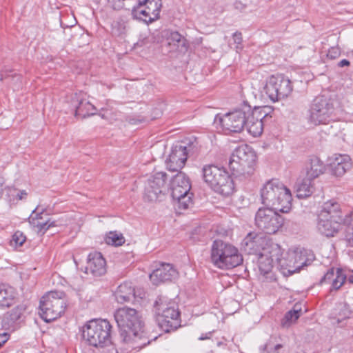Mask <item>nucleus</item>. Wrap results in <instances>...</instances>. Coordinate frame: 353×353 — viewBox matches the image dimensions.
Returning <instances> with one entry per match:
<instances>
[{
	"label": "nucleus",
	"instance_id": "2",
	"mask_svg": "<svg viewBox=\"0 0 353 353\" xmlns=\"http://www.w3.org/2000/svg\"><path fill=\"white\" fill-rule=\"evenodd\" d=\"M261 198L266 208L283 213L288 212L292 208L290 190L278 179H272L264 184L261 190Z\"/></svg>",
	"mask_w": 353,
	"mask_h": 353
},
{
	"label": "nucleus",
	"instance_id": "49",
	"mask_svg": "<svg viewBox=\"0 0 353 353\" xmlns=\"http://www.w3.org/2000/svg\"><path fill=\"white\" fill-rule=\"evenodd\" d=\"M101 348L103 349L102 353H117L115 347L112 346L111 344L108 345L107 347Z\"/></svg>",
	"mask_w": 353,
	"mask_h": 353
},
{
	"label": "nucleus",
	"instance_id": "35",
	"mask_svg": "<svg viewBox=\"0 0 353 353\" xmlns=\"http://www.w3.org/2000/svg\"><path fill=\"white\" fill-rule=\"evenodd\" d=\"M29 222L37 229L38 232H43V233L50 228L57 225L55 221H51L50 219L35 220L32 217H29Z\"/></svg>",
	"mask_w": 353,
	"mask_h": 353
},
{
	"label": "nucleus",
	"instance_id": "27",
	"mask_svg": "<svg viewBox=\"0 0 353 353\" xmlns=\"http://www.w3.org/2000/svg\"><path fill=\"white\" fill-rule=\"evenodd\" d=\"M114 296L117 301L121 304L132 301L135 298L134 288L131 283L125 282L118 286Z\"/></svg>",
	"mask_w": 353,
	"mask_h": 353
},
{
	"label": "nucleus",
	"instance_id": "42",
	"mask_svg": "<svg viewBox=\"0 0 353 353\" xmlns=\"http://www.w3.org/2000/svg\"><path fill=\"white\" fill-rule=\"evenodd\" d=\"M192 194L189 192L179 198H173V199L178 201V208L179 209L186 210L192 205Z\"/></svg>",
	"mask_w": 353,
	"mask_h": 353
},
{
	"label": "nucleus",
	"instance_id": "17",
	"mask_svg": "<svg viewBox=\"0 0 353 353\" xmlns=\"http://www.w3.org/2000/svg\"><path fill=\"white\" fill-rule=\"evenodd\" d=\"M70 103L71 112L75 117L84 119L95 114L93 112L96 110L95 107L89 101L81 99L77 94L72 96Z\"/></svg>",
	"mask_w": 353,
	"mask_h": 353
},
{
	"label": "nucleus",
	"instance_id": "55",
	"mask_svg": "<svg viewBox=\"0 0 353 353\" xmlns=\"http://www.w3.org/2000/svg\"><path fill=\"white\" fill-rule=\"evenodd\" d=\"M3 183L2 181V179H0V198H1L3 194Z\"/></svg>",
	"mask_w": 353,
	"mask_h": 353
},
{
	"label": "nucleus",
	"instance_id": "38",
	"mask_svg": "<svg viewBox=\"0 0 353 353\" xmlns=\"http://www.w3.org/2000/svg\"><path fill=\"white\" fill-rule=\"evenodd\" d=\"M105 240L107 244L114 246H120L125 242L123 234L117 232H110L106 235Z\"/></svg>",
	"mask_w": 353,
	"mask_h": 353
},
{
	"label": "nucleus",
	"instance_id": "29",
	"mask_svg": "<svg viewBox=\"0 0 353 353\" xmlns=\"http://www.w3.org/2000/svg\"><path fill=\"white\" fill-rule=\"evenodd\" d=\"M291 257L294 259V264H295L296 272H299L304 267L311 265L314 260L313 253L306 250L301 252H292Z\"/></svg>",
	"mask_w": 353,
	"mask_h": 353
},
{
	"label": "nucleus",
	"instance_id": "9",
	"mask_svg": "<svg viewBox=\"0 0 353 353\" xmlns=\"http://www.w3.org/2000/svg\"><path fill=\"white\" fill-rule=\"evenodd\" d=\"M335 101L325 96L316 97L307 111L308 121L315 125L326 123L334 119Z\"/></svg>",
	"mask_w": 353,
	"mask_h": 353
},
{
	"label": "nucleus",
	"instance_id": "23",
	"mask_svg": "<svg viewBox=\"0 0 353 353\" xmlns=\"http://www.w3.org/2000/svg\"><path fill=\"white\" fill-rule=\"evenodd\" d=\"M343 222L329 218H322L318 216L317 230L327 237L334 236L341 229Z\"/></svg>",
	"mask_w": 353,
	"mask_h": 353
},
{
	"label": "nucleus",
	"instance_id": "46",
	"mask_svg": "<svg viewBox=\"0 0 353 353\" xmlns=\"http://www.w3.org/2000/svg\"><path fill=\"white\" fill-rule=\"evenodd\" d=\"M345 239L350 247L353 248V227L348 226L346 230Z\"/></svg>",
	"mask_w": 353,
	"mask_h": 353
},
{
	"label": "nucleus",
	"instance_id": "28",
	"mask_svg": "<svg viewBox=\"0 0 353 353\" xmlns=\"http://www.w3.org/2000/svg\"><path fill=\"white\" fill-rule=\"evenodd\" d=\"M212 190L225 196H228L232 194L234 190V185L232 177L229 175L228 172L225 171L222 177L218 180L217 183L214 185Z\"/></svg>",
	"mask_w": 353,
	"mask_h": 353
},
{
	"label": "nucleus",
	"instance_id": "39",
	"mask_svg": "<svg viewBox=\"0 0 353 353\" xmlns=\"http://www.w3.org/2000/svg\"><path fill=\"white\" fill-rule=\"evenodd\" d=\"M139 7L145 6L146 9L148 10L154 16L158 17L160 12L161 3L155 0H144L139 2Z\"/></svg>",
	"mask_w": 353,
	"mask_h": 353
},
{
	"label": "nucleus",
	"instance_id": "24",
	"mask_svg": "<svg viewBox=\"0 0 353 353\" xmlns=\"http://www.w3.org/2000/svg\"><path fill=\"white\" fill-rule=\"evenodd\" d=\"M330 167L335 176H343L352 168L351 159L346 154H335L330 163Z\"/></svg>",
	"mask_w": 353,
	"mask_h": 353
},
{
	"label": "nucleus",
	"instance_id": "7",
	"mask_svg": "<svg viewBox=\"0 0 353 353\" xmlns=\"http://www.w3.org/2000/svg\"><path fill=\"white\" fill-rule=\"evenodd\" d=\"M251 112L250 105H243L241 108L228 112L223 116L216 114L214 124L219 127L225 134L241 132L246 125L247 117Z\"/></svg>",
	"mask_w": 353,
	"mask_h": 353
},
{
	"label": "nucleus",
	"instance_id": "13",
	"mask_svg": "<svg viewBox=\"0 0 353 353\" xmlns=\"http://www.w3.org/2000/svg\"><path fill=\"white\" fill-rule=\"evenodd\" d=\"M283 255V250L276 243H270L263 248L258 257V266L261 274L265 276L270 273L274 264L277 265L279 256Z\"/></svg>",
	"mask_w": 353,
	"mask_h": 353
},
{
	"label": "nucleus",
	"instance_id": "1",
	"mask_svg": "<svg viewBox=\"0 0 353 353\" xmlns=\"http://www.w3.org/2000/svg\"><path fill=\"white\" fill-rule=\"evenodd\" d=\"M114 316L121 335L123 336L125 341L133 336L134 341H140L141 345L145 346L152 340L157 339V336L150 339V336H146L143 322L135 309L128 307H120L115 311Z\"/></svg>",
	"mask_w": 353,
	"mask_h": 353
},
{
	"label": "nucleus",
	"instance_id": "6",
	"mask_svg": "<svg viewBox=\"0 0 353 353\" xmlns=\"http://www.w3.org/2000/svg\"><path fill=\"white\" fill-rule=\"evenodd\" d=\"M111 328L110 322L105 319H93L83 327V339L90 345L105 347L111 344Z\"/></svg>",
	"mask_w": 353,
	"mask_h": 353
},
{
	"label": "nucleus",
	"instance_id": "56",
	"mask_svg": "<svg viewBox=\"0 0 353 353\" xmlns=\"http://www.w3.org/2000/svg\"><path fill=\"white\" fill-rule=\"evenodd\" d=\"M347 280L350 283H353V271L352 273L348 276Z\"/></svg>",
	"mask_w": 353,
	"mask_h": 353
},
{
	"label": "nucleus",
	"instance_id": "22",
	"mask_svg": "<svg viewBox=\"0 0 353 353\" xmlns=\"http://www.w3.org/2000/svg\"><path fill=\"white\" fill-rule=\"evenodd\" d=\"M264 239L262 236L254 232H250L244 238L242 242V247L248 254L259 255L263 252V244Z\"/></svg>",
	"mask_w": 353,
	"mask_h": 353
},
{
	"label": "nucleus",
	"instance_id": "50",
	"mask_svg": "<svg viewBox=\"0 0 353 353\" xmlns=\"http://www.w3.org/2000/svg\"><path fill=\"white\" fill-rule=\"evenodd\" d=\"M9 335L7 333L0 334V347L8 340Z\"/></svg>",
	"mask_w": 353,
	"mask_h": 353
},
{
	"label": "nucleus",
	"instance_id": "40",
	"mask_svg": "<svg viewBox=\"0 0 353 353\" xmlns=\"http://www.w3.org/2000/svg\"><path fill=\"white\" fill-rule=\"evenodd\" d=\"M336 310L337 311V312H336V315L338 316L339 321L350 318L352 314L350 306L345 303H339L337 305Z\"/></svg>",
	"mask_w": 353,
	"mask_h": 353
},
{
	"label": "nucleus",
	"instance_id": "58",
	"mask_svg": "<svg viewBox=\"0 0 353 353\" xmlns=\"http://www.w3.org/2000/svg\"><path fill=\"white\" fill-rule=\"evenodd\" d=\"M156 111H157V113H156L155 116L154 117V119L159 117L161 114V112L160 110H156Z\"/></svg>",
	"mask_w": 353,
	"mask_h": 353
},
{
	"label": "nucleus",
	"instance_id": "57",
	"mask_svg": "<svg viewBox=\"0 0 353 353\" xmlns=\"http://www.w3.org/2000/svg\"><path fill=\"white\" fill-rule=\"evenodd\" d=\"M26 192L25 191H22L21 194L19 195V199H22L24 195H26Z\"/></svg>",
	"mask_w": 353,
	"mask_h": 353
},
{
	"label": "nucleus",
	"instance_id": "33",
	"mask_svg": "<svg viewBox=\"0 0 353 353\" xmlns=\"http://www.w3.org/2000/svg\"><path fill=\"white\" fill-rule=\"evenodd\" d=\"M301 312V307L298 305H295L294 308L286 312L281 319V326L283 327H289L292 323H294L299 318Z\"/></svg>",
	"mask_w": 353,
	"mask_h": 353
},
{
	"label": "nucleus",
	"instance_id": "12",
	"mask_svg": "<svg viewBox=\"0 0 353 353\" xmlns=\"http://www.w3.org/2000/svg\"><path fill=\"white\" fill-rule=\"evenodd\" d=\"M167 174L165 172H157L148 179L145 188L144 199L148 201H161L165 196Z\"/></svg>",
	"mask_w": 353,
	"mask_h": 353
},
{
	"label": "nucleus",
	"instance_id": "43",
	"mask_svg": "<svg viewBox=\"0 0 353 353\" xmlns=\"http://www.w3.org/2000/svg\"><path fill=\"white\" fill-rule=\"evenodd\" d=\"M26 241V236L21 231H17L12 236L10 245L14 248L21 247Z\"/></svg>",
	"mask_w": 353,
	"mask_h": 353
},
{
	"label": "nucleus",
	"instance_id": "5",
	"mask_svg": "<svg viewBox=\"0 0 353 353\" xmlns=\"http://www.w3.org/2000/svg\"><path fill=\"white\" fill-rule=\"evenodd\" d=\"M211 262L220 269H231L241 265L243 257L234 245L215 240L211 248Z\"/></svg>",
	"mask_w": 353,
	"mask_h": 353
},
{
	"label": "nucleus",
	"instance_id": "41",
	"mask_svg": "<svg viewBox=\"0 0 353 353\" xmlns=\"http://www.w3.org/2000/svg\"><path fill=\"white\" fill-rule=\"evenodd\" d=\"M276 339L275 337H271L268 341L264 345V350L267 353H279L280 350L283 348V345L281 343L275 341Z\"/></svg>",
	"mask_w": 353,
	"mask_h": 353
},
{
	"label": "nucleus",
	"instance_id": "47",
	"mask_svg": "<svg viewBox=\"0 0 353 353\" xmlns=\"http://www.w3.org/2000/svg\"><path fill=\"white\" fill-rule=\"evenodd\" d=\"M125 0H110L109 2L112 4L114 10H119L124 7Z\"/></svg>",
	"mask_w": 353,
	"mask_h": 353
},
{
	"label": "nucleus",
	"instance_id": "31",
	"mask_svg": "<svg viewBox=\"0 0 353 353\" xmlns=\"http://www.w3.org/2000/svg\"><path fill=\"white\" fill-rule=\"evenodd\" d=\"M314 191L313 179L305 176L296 184V193L299 198H305L310 196Z\"/></svg>",
	"mask_w": 353,
	"mask_h": 353
},
{
	"label": "nucleus",
	"instance_id": "36",
	"mask_svg": "<svg viewBox=\"0 0 353 353\" xmlns=\"http://www.w3.org/2000/svg\"><path fill=\"white\" fill-rule=\"evenodd\" d=\"M167 40L168 46H173L171 50L177 49L180 46L185 47V39L177 32H172Z\"/></svg>",
	"mask_w": 353,
	"mask_h": 353
},
{
	"label": "nucleus",
	"instance_id": "19",
	"mask_svg": "<svg viewBox=\"0 0 353 353\" xmlns=\"http://www.w3.org/2000/svg\"><path fill=\"white\" fill-rule=\"evenodd\" d=\"M106 272V262L101 253L94 252L88 256L85 273L94 276H100Z\"/></svg>",
	"mask_w": 353,
	"mask_h": 353
},
{
	"label": "nucleus",
	"instance_id": "11",
	"mask_svg": "<svg viewBox=\"0 0 353 353\" xmlns=\"http://www.w3.org/2000/svg\"><path fill=\"white\" fill-rule=\"evenodd\" d=\"M265 93L273 102L288 97L292 92L290 80L282 74L272 75L264 88Z\"/></svg>",
	"mask_w": 353,
	"mask_h": 353
},
{
	"label": "nucleus",
	"instance_id": "45",
	"mask_svg": "<svg viewBox=\"0 0 353 353\" xmlns=\"http://www.w3.org/2000/svg\"><path fill=\"white\" fill-rule=\"evenodd\" d=\"M233 40L234 43L236 44V50H241V43L243 42L242 34L240 32H236L233 34Z\"/></svg>",
	"mask_w": 353,
	"mask_h": 353
},
{
	"label": "nucleus",
	"instance_id": "51",
	"mask_svg": "<svg viewBox=\"0 0 353 353\" xmlns=\"http://www.w3.org/2000/svg\"><path fill=\"white\" fill-rule=\"evenodd\" d=\"M12 72V71H9V72H4V73H1V80H3V79H6L9 77H15V74H11Z\"/></svg>",
	"mask_w": 353,
	"mask_h": 353
},
{
	"label": "nucleus",
	"instance_id": "8",
	"mask_svg": "<svg viewBox=\"0 0 353 353\" xmlns=\"http://www.w3.org/2000/svg\"><path fill=\"white\" fill-rule=\"evenodd\" d=\"M63 292L51 291L40 300L39 314L46 322H50L64 313L66 302Z\"/></svg>",
	"mask_w": 353,
	"mask_h": 353
},
{
	"label": "nucleus",
	"instance_id": "10",
	"mask_svg": "<svg viewBox=\"0 0 353 353\" xmlns=\"http://www.w3.org/2000/svg\"><path fill=\"white\" fill-rule=\"evenodd\" d=\"M270 208H261L255 214V225L264 233L276 234L284 224V219Z\"/></svg>",
	"mask_w": 353,
	"mask_h": 353
},
{
	"label": "nucleus",
	"instance_id": "37",
	"mask_svg": "<svg viewBox=\"0 0 353 353\" xmlns=\"http://www.w3.org/2000/svg\"><path fill=\"white\" fill-rule=\"evenodd\" d=\"M150 13L148 10L146 9V8L143 10H139V8L133 9L132 11V14L134 18L139 19L140 20H142L143 21L145 22L146 23H152L158 17H150Z\"/></svg>",
	"mask_w": 353,
	"mask_h": 353
},
{
	"label": "nucleus",
	"instance_id": "32",
	"mask_svg": "<svg viewBox=\"0 0 353 353\" xmlns=\"http://www.w3.org/2000/svg\"><path fill=\"white\" fill-rule=\"evenodd\" d=\"M22 315L21 307H17L12 310L10 312H7L3 319V326L6 328H10L20 319Z\"/></svg>",
	"mask_w": 353,
	"mask_h": 353
},
{
	"label": "nucleus",
	"instance_id": "59",
	"mask_svg": "<svg viewBox=\"0 0 353 353\" xmlns=\"http://www.w3.org/2000/svg\"><path fill=\"white\" fill-rule=\"evenodd\" d=\"M130 123H132V124H136L137 123V119H130Z\"/></svg>",
	"mask_w": 353,
	"mask_h": 353
},
{
	"label": "nucleus",
	"instance_id": "48",
	"mask_svg": "<svg viewBox=\"0 0 353 353\" xmlns=\"http://www.w3.org/2000/svg\"><path fill=\"white\" fill-rule=\"evenodd\" d=\"M37 208H36L35 210H34L32 211L30 217H32L33 219H35V220L43 219V211H42L41 212H38L37 211Z\"/></svg>",
	"mask_w": 353,
	"mask_h": 353
},
{
	"label": "nucleus",
	"instance_id": "44",
	"mask_svg": "<svg viewBox=\"0 0 353 353\" xmlns=\"http://www.w3.org/2000/svg\"><path fill=\"white\" fill-rule=\"evenodd\" d=\"M341 54V50L339 47H332L329 49L327 56L330 59H335Z\"/></svg>",
	"mask_w": 353,
	"mask_h": 353
},
{
	"label": "nucleus",
	"instance_id": "16",
	"mask_svg": "<svg viewBox=\"0 0 353 353\" xmlns=\"http://www.w3.org/2000/svg\"><path fill=\"white\" fill-rule=\"evenodd\" d=\"M318 216L342 221L343 225H349L352 221L350 215H346L344 218L342 216L340 204L333 200L324 203Z\"/></svg>",
	"mask_w": 353,
	"mask_h": 353
},
{
	"label": "nucleus",
	"instance_id": "14",
	"mask_svg": "<svg viewBox=\"0 0 353 353\" xmlns=\"http://www.w3.org/2000/svg\"><path fill=\"white\" fill-rule=\"evenodd\" d=\"M191 145L187 147L181 144L175 145L165 161L166 168L171 172H181L187 161Z\"/></svg>",
	"mask_w": 353,
	"mask_h": 353
},
{
	"label": "nucleus",
	"instance_id": "30",
	"mask_svg": "<svg viewBox=\"0 0 353 353\" xmlns=\"http://www.w3.org/2000/svg\"><path fill=\"white\" fill-rule=\"evenodd\" d=\"M15 290L6 284H0V307H9L14 303Z\"/></svg>",
	"mask_w": 353,
	"mask_h": 353
},
{
	"label": "nucleus",
	"instance_id": "20",
	"mask_svg": "<svg viewBox=\"0 0 353 353\" xmlns=\"http://www.w3.org/2000/svg\"><path fill=\"white\" fill-rule=\"evenodd\" d=\"M347 280V275L341 268H332L325 274L320 280L319 283H330L331 288L330 292L339 290Z\"/></svg>",
	"mask_w": 353,
	"mask_h": 353
},
{
	"label": "nucleus",
	"instance_id": "25",
	"mask_svg": "<svg viewBox=\"0 0 353 353\" xmlns=\"http://www.w3.org/2000/svg\"><path fill=\"white\" fill-rule=\"evenodd\" d=\"M225 171V169L214 165H206L202 169L203 179L212 189Z\"/></svg>",
	"mask_w": 353,
	"mask_h": 353
},
{
	"label": "nucleus",
	"instance_id": "54",
	"mask_svg": "<svg viewBox=\"0 0 353 353\" xmlns=\"http://www.w3.org/2000/svg\"><path fill=\"white\" fill-rule=\"evenodd\" d=\"M211 335H212V332H208V333H206V334H202L201 335V336L199 338V339L201 340V341L205 340V339H210Z\"/></svg>",
	"mask_w": 353,
	"mask_h": 353
},
{
	"label": "nucleus",
	"instance_id": "3",
	"mask_svg": "<svg viewBox=\"0 0 353 353\" xmlns=\"http://www.w3.org/2000/svg\"><path fill=\"white\" fill-rule=\"evenodd\" d=\"M156 321L165 332L176 330L181 326V313L175 302L159 296L154 304Z\"/></svg>",
	"mask_w": 353,
	"mask_h": 353
},
{
	"label": "nucleus",
	"instance_id": "21",
	"mask_svg": "<svg viewBox=\"0 0 353 353\" xmlns=\"http://www.w3.org/2000/svg\"><path fill=\"white\" fill-rule=\"evenodd\" d=\"M190 188V180L182 172H178L171 180L170 189L172 198H179L188 193Z\"/></svg>",
	"mask_w": 353,
	"mask_h": 353
},
{
	"label": "nucleus",
	"instance_id": "26",
	"mask_svg": "<svg viewBox=\"0 0 353 353\" xmlns=\"http://www.w3.org/2000/svg\"><path fill=\"white\" fill-rule=\"evenodd\" d=\"M305 176L312 179L318 178L325 170L323 162L316 156L310 157L305 165Z\"/></svg>",
	"mask_w": 353,
	"mask_h": 353
},
{
	"label": "nucleus",
	"instance_id": "34",
	"mask_svg": "<svg viewBox=\"0 0 353 353\" xmlns=\"http://www.w3.org/2000/svg\"><path fill=\"white\" fill-rule=\"evenodd\" d=\"M286 257L279 256L277 260V267L283 270H287L290 274L296 272L295 264H294V259L291 257V252L286 254Z\"/></svg>",
	"mask_w": 353,
	"mask_h": 353
},
{
	"label": "nucleus",
	"instance_id": "53",
	"mask_svg": "<svg viewBox=\"0 0 353 353\" xmlns=\"http://www.w3.org/2000/svg\"><path fill=\"white\" fill-rule=\"evenodd\" d=\"M350 62L348 60H347V59H343V60H341V61L338 63V65H339V67L343 68V67H345V66H348V65H350Z\"/></svg>",
	"mask_w": 353,
	"mask_h": 353
},
{
	"label": "nucleus",
	"instance_id": "18",
	"mask_svg": "<svg viewBox=\"0 0 353 353\" xmlns=\"http://www.w3.org/2000/svg\"><path fill=\"white\" fill-rule=\"evenodd\" d=\"M177 276L178 272L172 265L162 263L150 274V279L154 285H157L161 283L171 281Z\"/></svg>",
	"mask_w": 353,
	"mask_h": 353
},
{
	"label": "nucleus",
	"instance_id": "15",
	"mask_svg": "<svg viewBox=\"0 0 353 353\" xmlns=\"http://www.w3.org/2000/svg\"><path fill=\"white\" fill-rule=\"evenodd\" d=\"M248 116L245 127L247 128L248 132L255 137L262 134L264 123L272 117L259 108L251 109V112Z\"/></svg>",
	"mask_w": 353,
	"mask_h": 353
},
{
	"label": "nucleus",
	"instance_id": "4",
	"mask_svg": "<svg viewBox=\"0 0 353 353\" xmlns=\"http://www.w3.org/2000/svg\"><path fill=\"white\" fill-rule=\"evenodd\" d=\"M256 159V155L250 145H240L230 157V170L236 177H249L254 173Z\"/></svg>",
	"mask_w": 353,
	"mask_h": 353
},
{
	"label": "nucleus",
	"instance_id": "52",
	"mask_svg": "<svg viewBox=\"0 0 353 353\" xmlns=\"http://www.w3.org/2000/svg\"><path fill=\"white\" fill-rule=\"evenodd\" d=\"M234 7L236 9L240 10L241 11H242L245 8V6L240 1H236L234 3Z\"/></svg>",
	"mask_w": 353,
	"mask_h": 353
}]
</instances>
